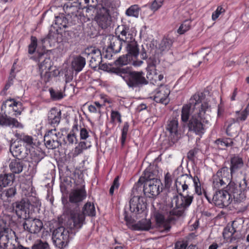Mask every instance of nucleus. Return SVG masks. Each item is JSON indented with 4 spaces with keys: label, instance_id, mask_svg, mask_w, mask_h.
<instances>
[{
    "label": "nucleus",
    "instance_id": "obj_1",
    "mask_svg": "<svg viewBox=\"0 0 249 249\" xmlns=\"http://www.w3.org/2000/svg\"><path fill=\"white\" fill-rule=\"evenodd\" d=\"M204 97L203 92L196 93L187 104L182 106L181 111V122L183 123L188 122L189 130L197 135L204 134L206 130V124L209 123L205 116L210 106L207 102L202 103Z\"/></svg>",
    "mask_w": 249,
    "mask_h": 249
},
{
    "label": "nucleus",
    "instance_id": "obj_2",
    "mask_svg": "<svg viewBox=\"0 0 249 249\" xmlns=\"http://www.w3.org/2000/svg\"><path fill=\"white\" fill-rule=\"evenodd\" d=\"M247 188V181L244 178L239 185L234 182L228 184L226 190L216 191L213 194V198L204 190L203 195L209 203L212 202L219 208L229 206L232 200L235 201H241L245 197L244 192Z\"/></svg>",
    "mask_w": 249,
    "mask_h": 249
},
{
    "label": "nucleus",
    "instance_id": "obj_3",
    "mask_svg": "<svg viewBox=\"0 0 249 249\" xmlns=\"http://www.w3.org/2000/svg\"><path fill=\"white\" fill-rule=\"evenodd\" d=\"M23 110L22 103L16 98L9 97L3 101L0 112V127L23 128V125L15 117L20 115Z\"/></svg>",
    "mask_w": 249,
    "mask_h": 249
},
{
    "label": "nucleus",
    "instance_id": "obj_4",
    "mask_svg": "<svg viewBox=\"0 0 249 249\" xmlns=\"http://www.w3.org/2000/svg\"><path fill=\"white\" fill-rule=\"evenodd\" d=\"M102 67L103 70L121 76L130 88H139L148 83L142 71H131L128 67H108L106 65H103Z\"/></svg>",
    "mask_w": 249,
    "mask_h": 249
},
{
    "label": "nucleus",
    "instance_id": "obj_5",
    "mask_svg": "<svg viewBox=\"0 0 249 249\" xmlns=\"http://www.w3.org/2000/svg\"><path fill=\"white\" fill-rule=\"evenodd\" d=\"M66 214L68 216V225L71 229H81L85 222L86 216L93 217L96 215L95 208L91 202H86L81 212L78 207L68 209Z\"/></svg>",
    "mask_w": 249,
    "mask_h": 249
},
{
    "label": "nucleus",
    "instance_id": "obj_6",
    "mask_svg": "<svg viewBox=\"0 0 249 249\" xmlns=\"http://www.w3.org/2000/svg\"><path fill=\"white\" fill-rule=\"evenodd\" d=\"M185 178L187 177L182 175L176 179L175 185L178 196H174L171 203L172 207L184 211L191 205L194 199L193 195L187 191L188 186Z\"/></svg>",
    "mask_w": 249,
    "mask_h": 249
},
{
    "label": "nucleus",
    "instance_id": "obj_7",
    "mask_svg": "<svg viewBox=\"0 0 249 249\" xmlns=\"http://www.w3.org/2000/svg\"><path fill=\"white\" fill-rule=\"evenodd\" d=\"M116 34H120L122 36H125L127 54L130 58L136 60L139 55L140 49L138 43L134 38L133 35L131 33L129 27L124 25L119 26L116 29Z\"/></svg>",
    "mask_w": 249,
    "mask_h": 249
},
{
    "label": "nucleus",
    "instance_id": "obj_8",
    "mask_svg": "<svg viewBox=\"0 0 249 249\" xmlns=\"http://www.w3.org/2000/svg\"><path fill=\"white\" fill-rule=\"evenodd\" d=\"M110 3H102L97 10L95 19L99 26L103 29L110 26L111 18L110 15Z\"/></svg>",
    "mask_w": 249,
    "mask_h": 249
},
{
    "label": "nucleus",
    "instance_id": "obj_9",
    "mask_svg": "<svg viewBox=\"0 0 249 249\" xmlns=\"http://www.w3.org/2000/svg\"><path fill=\"white\" fill-rule=\"evenodd\" d=\"M179 208L173 209L169 213L168 218L165 220L164 215L159 212L155 213V219L156 224L159 227H163L166 231H169L171 227L168 223L175 221L177 218L183 216L184 213L183 210L178 209Z\"/></svg>",
    "mask_w": 249,
    "mask_h": 249
},
{
    "label": "nucleus",
    "instance_id": "obj_10",
    "mask_svg": "<svg viewBox=\"0 0 249 249\" xmlns=\"http://www.w3.org/2000/svg\"><path fill=\"white\" fill-rule=\"evenodd\" d=\"M212 179L213 187L217 189L227 187V183L232 182V178L230 176L229 168L227 166L219 169L216 173L213 176Z\"/></svg>",
    "mask_w": 249,
    "mask_h": 249
},
{
    "label": "nucleus",
    "instance_id": "obj_11",
    "mask_svg": "<svg viewBox=\"0 0 249 249\" xmlns=\"http://www.w3.org/2000/svg\"><path fill=\"white\" fill-rule=\"evenodd\" d=\"M115 34L116 36L110 37V43L104 52L105 57L109 59H111L113 55L121 51L123 43H125V36H122L120 34H116V30Z\"/></svg>",
    "mask_w": 249,
    "mask_h": 249
},
{
    "label": "nucleus",
    "instance_id": "obj_12",
    "mask_svg": "<svg viewBox=\"0 0 249 249\" xmlns=\"http://www.w3.org/2000/svg\"><path fill=\"white\" fill-rule=\"evenodd\" d=\"M63 9L66 16L70 19V22L71 24H75L76 22H79L82 16V12L77 2H67L64 5Z\"/></svg>",
    "mask_w": 249,
    "mask_h": 249
},
{
    "label": "nucleus",
    "instance_id": "obj_13",
    "mask_svg": "<svg viewBox=\"0 0 249 249\" xmlns=\"http://www.w3.org/2000/svg\"><path fill=\"white\" fill-rule=\"evenodd\" d=\"M62 134L56 128L47 131L44 137L46 147L49 149H54L61 145Z\"/></svg>",
    "mask_w": 249,
    "mask_h": 249
},
{
    "label": "nucleus",
    "instance_id": "obj_14",
    "mask_svg": "<svg viewBox=\"0 0 249 249\" xmlns=\"http://www.w3.org/2000/svg\"><path fill=\"white\" fill-rule=\"evenodd\" d=\"M15 233L8 228H0V248L3 249H14L13 243Z\"/></svg>",
    "mask_w": 249,
    "mask_h": 249
},
{
    "label": "nucleus",
    "instance_id": "obj_15",
    "mask_svg": "<svg viewBox=\"0 0 249 249\" xmlns=\"http://www.w3.org/2000/svg\"><path fill=\"white\" fill-rule=\"evenodd\" d=\"M81 54L88 58H90L89 66L93 69L97 68L102 61L100 50L95 47L90 46L86 48Z\"/></svg>",
    "mask_w": 249,
    "mask_h": 249
},
{
    "label": "nucleus",
    "instance_id": "obj_16",
    "mask_svg": "<svg viewBox=\"0 0 249 249\" xmlns=\"http://www.w3.org/2000/svg\"><path fill=\"white\" fill-rule=\"evenodd\" d=\"M143 184V193L148 197L155 198L162 191L160 180H146Z\"/></svg>",
    "mask_w": 249,
    "mask_h": 249
},
{
    "label": "nucleus",
    "instance_id": "obj_17",
    "mask_svg": "<svg viewBox=\"0 0 249 249\" xmlns=\"http://www.w3.org/2000/svg\"><path fill=\"white\" fill-rule=\"evenodd\" d=\"M153 100L158 103L167 105L170 102V89L167 85H161L154 91Z\"/></svg>",
    "mask_w": 249,
    "mask_h": 249
},
{
    "label": "nucleus",
    "instance_id": "obj_18",
    "mask_svg": "<svg viewBox=\"0 0 249 249\" xmlns=\"http://www.w3.org/2000/svg\"><path fill=\"white\" fill-rule=\"evenodd\" d=\"M87 196L85 185H83L80 188L71 190L69 195V201L71 203L75 204L76 207H78L80 203L86 198Z\"/></svg>",
    "mask_w": 249,
    "mask_h": 249
},
{
    "label": "nucleus",
    "instance_id": "obj_19",
    "mask_svg": "<svg viewBox=\"0 0 249 249\" xmlns=\"http://www.w3.org/2000/svg\"><path fill=\"white\" fill-rule=\"evenodd\" d=\"M30 204L24 199L17 201L13 204V210L19 218L26 219L29 217Z\"/></svg>",
    "mask_w": 249,
    "mask_h": 249
},
{
    "label": "nucleus",
    "instance_id": "obj_20",
    "mask_svg": "<svg viewBox=\"0 0 249 249\" xmlns=\"http://www.w3.org/2000/svg\"><path fill=\"white\" fill-rule=\"evenodd\" d=\"M124 220L128 227L133 231H148L151 227L150 219H143L137 223L133 224L132 219L127 215H125Z\"/></svg>",
    "mask_w": 249,
    "mask_h": 249
},
{
    "label": "nucleus",
    "instance_id": "obj_21",
    "mask_svg": "<svg viewBox=\"0 0 249 249\" xmlns=\"http://www.w3.org/2000/svg\"><path fill=\"white\" fill-rule=\"evenodd\" d=\"M23 227L25 231L30 233H37L42 228L43 225L42 222L37 218H29L25 219Z\"/></svg>",
    "mask_w": 249,
    "mask_h": 249
},
{
    "label": "nucleus",
    "instance_id": "obj_22",
    "mask_svg": "<svg viewBox=\"0 0 249 249\" xmlns=\"http://www.w3.org/2000/svg\"><path fill=\"white\" fill-rule=\"evenodd\" d=\"M143 198L134 196L130 200V210L135 214L142 213L146 208V203L144 201Z\"/></svg>",
    "mask_w": 249,
    "mask_h": 249
},
{
    "label": "nucleus",
    "instance_id": "obj_23",
    "mask_svg": "<svg viewBox=\"0 0 249 249\" xmlns=\"http://www.w3.org/2000/svg\"><path fill=\"white\" fill-rule=\"evenodd\" d=\"M244 166L243 158L237 155H232L230 159V177L232 179L233 177L241 170Z\"/></svg>",
    "mask_w": 249,
    "mask_h": 249
},
{
    "label": "nucleus",
    "instance_id": "obj_24",
    "mask_svg": "<svg viewBox=\"0 0 249 249\" xmlns=\"http://www.w3.org/2000/svg\"><path fill=\"white\" fill-rule=\"evenodd\" d=\"M10 150L12 155L17 159H26L28 160H29L28 156L30 149H28V147H25L24 145L21 144L13 145L10 146Z\"/></svg>",
    "mask_w": 249,
    "mask_h": 249
},
{
    "label": "nucleus",
    "instance_id": "obj_25",
    "mask_svg": "<svg viewBox=\"0 0 249 249\" xmlns=\"http://www.w3.org/2000/svg\"><path fill=\"white\" fill-rule=\"evenodd\" d=\"M166 129L171 139L177 141L179 138L178 122L176 118H170L167 122Z\"/></svg>",
    "mask_w": 249,
    "mask_h": 249
},
{
    "label": "nucleus",
    "instance_id": "obj_26",
    "mask_svg": "<svg viewBox=\"0 0 249 249\" xmlns=\"http://www.w3.org/2000/svg\"><path fill=\"white\" fill-rule=\"evenodd\" d=\"M61 118V110L56 107L52 108L48 113V123L54 128L59 124Z\"/></svg>",
    "mask_w": 249,
    "mask_h": 249
},
{
    "label": "nucleus",
    "instance_id": "obj_27",
    "mask_svg": "<svg viewBox=\"0 0 249 249\" xmlns=\"http://www.w3.org/2000/svg\"><path fill=\"white\" fill-rule=\"evenodd\" d=\"M235 223V221H233L231 224L228 223L223 230V237L226 242H231L235 240L233 237L234 234L236 232Z\"/></svg>",
    "mask_w": 249,
    "mask_h": 249
},
{
    "label": "nucleus",
    "instance_id": "obj_28",
    "mask_svg": "<svg viewBox=\"0 0 249 249\" xmlns=\"http://www.w3.org/2000/svg\"><path fill=\"white\" fill-rule=\"evenodd\" d=\"M156 175L150 169H146L138 181L135 184L136 189L142 187L143 183L146 180H159L156 178Z\"/></svg>",
    "mask_w": 249,
    "mask_h": 249
},
{
    "label": "nucleus",
    "instance_id": "obj_29",
    "mask_svg": "<svg viewBox=\"0 0 249 249\" xmlns=\"http://www.w3.org/2000/svg\"><path fill=\"white\" fill-rule=\"evenodd\" d=\"M143 63L142 60H134L127 54L120 56L115 61L116 65L123 66L128 64H132L133 66L139 67Z\"/></svg>",
    "mask_w": 249,
    "mask_h": 249
},
{
    "label": "nucleus",
    "instance_id": "obj_30",
    "mask_svg": "<svg viewBox=\"0 0 249 249\" xmlns=\"http://www.w3.org/2000/svg\"><path fill=\"white\" fill-rule=\"evenodd\" d=\"M45 156L44 152L39 149H36L34 147L30 149L29 155L30 159V161L37 164Z\"/></svg>",
    "mask_w": 249,
    "mask_h": 249
},
{
    "label": "nucleus",
    "instance_id": "obj_31",
    "mask_svg": "<svg viewBox=\"0 0 249 249\" xmlns=\"http://www.w3.org/2000/svg\"><path fill=\"white\" fill-rule=\"evenodd\" d=\"M25 166L24 162L20 159H14L11 160L9 164V168L12 172L11 174L20 173Z\"/></svg>",
    "mask_w": 249,
    "mask_h": 249
},
{
    "label": "nucleus",
    "instance_id": "obj_32",
    "mask_svg": "<svg viewBox=\"0 0 249 249\" xmlns=\"http://www.w3.org/2000/svg\"><path fill=\"white\" fill-rule=\"evenodd\" d=\"M15 175L11 173L0 174V189L11 186L15 180Z\"/></svg>",
    "mask_w": 249,
    "mask_h": 249
},
{
    "label": "nucleus",
    "instance_id": "obj_33",
    "mask_svg": "<svg viewBox=\"0 0 249 249\" xmlns=\"http://www.w3.org/2000/svg\"><path fill=\"white\" fill-rule=\"evenodd\" d=\"M86 59L81 55H78L73 58L71 62V67L76 72L81 71L86 65Z\"/></svg>",
    "mask_w": 249,
    "mask_h": 249
},
{
    "label": "nucleus",
    "instance_id": "obj_34",
    "mask_svg": "<svg viewBox=\"0 0 249 249\" xmlns=\"http://www.w3.org/2000/svg\"><path fill=\"white\" fill-rule=\"evenodd\" d=\"M43 54L39 56L38 68L39 72L50 71L52 67V62L49 57H43Z\"/></svg>",
    "mask_w": 249,
    "mask_h": 249
},
{
    "label": "nucleus",
    "instance_id": "obj_35",
    "mask_svg": "<svg viewBox=\"0 0 249 249\" xmlns=\"http://www.w3.org/2000/svg\"><path fill=\"white\" fill-rule=\"evenodd\" d=\"M0 199L3 201H8L9 198H13L17 194V189L15 186H12L8 189L0 190Z\"/></svg>",
    "mask_w": 249,
    "mask_h": 249
},
{
    "label": "nucleus",
    "instance_id": "obj_36",
    "mask_svg": "<svg viewBox=\"0 0 249 249\" xmlns=\"http://www.w3.org/2000/svg\"><path fill=\"white\" fill-rule=\"evenodd\" d=\"M70 19H69L68 17H64L62 16H56L54 20V24L56 26L55 27H58L60 30H63L64 31L66 32V29L70 25V23H71Z\"/></svg>",
    "mask_w": 249,
    "mask_h": 249
},
{
    "label": "nucleus",
    "instance_id": "obj_37",
    "mask_svg": "<svg viewBox=\"0 0 249 249\" xmlns=\"http://www.w3.org/2000/svg\"><path fill=\"white\" fill-rule=\"evenodd\" d=\"M79 131V126L77 123L74 124L67 136V140L69 144H73L77 143L78 142V139L77 133Z\"/></svg>",
    "mask_w": 249,
    "mask_h": 249
},
{
    "label": "nucleus",
    "instance_id": "obj_38",
    "mask_svg": "<svg viewBox=\"0 0 249 249\" xmlns=\"http://www.w3.org/2000/svg\"><path fill=\"white\" fill-rule=\"evenodd\" d=\"M69 231L64 227H60L54 231L52 238H60L69 242Z\"/></svg>",
    "mask_w": 249,
    "mask_h": 249
},
{
    "label": "nucleus",
    "instance_id": "obj_39",
    "mask_svg": "<svg viewBox=\"0 0 249 249\" xmlns=\"http://www.w3.org/2000/svg\"><path fill=\"white\" fill-rule=\"evenodd\" d=\"M14 68L13 67L11 70V72L8 77V79L3 89L0 92V95L5 96L7 94V91L10 88V87L13 85L14 83V79L15 77V75L14 74Z\"/></svg>",
    "mask_w": 249,
    "mask_h": 249
},
{
    "label": "nucleus",
    "instance_id": "obj_40",
    "mask_svg": "<svg viewBox=\"0 0 249 249\" xmlns=\"http://www.w3.org/2000/svg\"><path fill=\"white\" fill-rule=\"evenodd\" d=\"M19 139L20 141L26 144L24 146L27 147L28 149H31L34 146H36V142H34L33 138L31 136L24 134L21 135Z\"/></svg>",
    "mask_w": 249,
    "mask_h": 249
},
{
    "label": "nucleus",
    "instance_id": "obj_41",
    "mask_svg": "<svg viewBox=\"0 0 249 249\" xmlns=\"http://www.w3.org/2000/svg\"><path fill=\"white\" fill-rule=\"evenodd\" d=\"M122 123L121 113L117 110H111L110 111V123L116 125L117 123L119 124Z\"/></svg>",
    "mask_w": 249,
    "mask_h": 249
},
{
    "label": "nucleus",
    "instance_id": "obj_42",
    "mask_svg": "<svg viewBox=\"0 0 249 249\" xmlns=\"http://www.w3.org/2000/svg\"><path fill=\"white\" fill-rule=\"evenodd\" d=\"M215 142L218 145V148L221 149L231 146L233 144L232 140L230 138L219 139L216 140Z\"/></svg>",
    "mask_w": 249,
    "mask_h": 249
},
{
    "label": "nucleus",
    "instance_id": "obj_43",
    "mask_svg": "<svg viewBox=\"0 0 249 249\" xmlns=\"http://www.w3.org/2000/svg\"><path fill=\"white\" fill-rule=\"evenodd\" d=\"M192 21L190 19L184 20L180 25L177 30V33L179 35L184 34L186 32L190 30L191 28Z\"/></svg>",
    "mask_w": 249,
    "mask_h": 249
},
{
    "label": "nucleus",
    "instance_id": "obj_44",
    "mask_svg": "<svg viewBox=\"0 0 249 249\" xmlns=\"http://www.w3.org/2000/svg\"><path fill=\"white\" fill-rule=\"evenodd\" d=\"M140 10L141 9L138 5L134 4L131 5L126 10L125 14L127 16L129 17L138 18L139 15Z\"/></svg>",
    "mask_w": 249,
    "mask_h": 249
},
{
    "label": "nucleus",
    "instance_id": "obj_45",
    "mask_svg": "<svg viewBox=\"0 0 249 249\" xmlns=\"http://www.w3.org/2000/svg\"><path fill=\"white\" fill-rule=\"evenodd\" d=\"M173 43L172 39L168 37H164L160 45V48L162 51L168 50L172 46Z\"/></svg>",
    "mask_w": 249,
    "mask_h": 249
},
{
    "label": "nucleus",
    "instance_id": "obj_46",
    "mask_svg": "<svg viewBox=\"0 0 249 249\" xmlns=\"http://www.w3.org/2000/svg\"><path fill=\"white\" fill-rule=\"evenodd\" d=\"M193 179L194 185L195 187V193L200 196L203 194L204 189L202 190L201 183L199 178L197 176H195L194 177L191 176Z\"/></svg>",
    "mask_w": 249,
    "mask_h": 249
},
{
    "label": "nucleus",
    "instance_id": "obj_47",
    "mask_svg": "<svg viewBox=\"0 0 249 249\" xmlns=\"http://www.w3.org/2000/svg\"><path fill=\"white\" fill-rule=\"evenodd\" d=\"M146 77L147 79L150 81H153L152 82L154 83V82L157 83V81H161L163 79V75L161 73H158L156 71L153 72V74L151 72L147 73Z\"/></svg>",
    "mask_w": 249,
    "mask_h": 249
},
{
    "label": "nucleus",
    "instance_id": "obj_48",
    "mask_svg": "<svg viewBox=\"0 0 249 249\" xmlns=\"http://www.w3.org/2000/svg\"><path fill=\"white\" fill-rule=\"evenodd\" d=\"M238 127V125L235 123H231L229 124L226 129L227 134L231 137H233L237 135Z\"/></svg>",
    "mask_w": 249,
    "mask_h": 249
},
{
    "label": "nucleus",
    "instance_id": "obj_49",
    "mask_svg": "<svg viewBox=\"0 0 249 249\" xmlns=\"http://www.w3.org/2000/svg\"><path fill=\"white\" fill-rule=\"evenodd\" d=\"M51 98L53 100H59L63 98L64 95L62 91L60 90H55L52 88L49 89Z\"/></svg>",
    "mask_w": 249,
    "mask_h": 249
},
{
    "label": "nucleus",
    "instance_id": "obj_50",
    "mask_svg": "<svg viewBox=\"0 0 249 249\" xmlns=\"http://www.w3.org/2000/svg\"><path fill=\"white\" fill-rule=\"evenodd\" d=\"M37 45V39L36 36H31V43L28 46V53L33 54L36 49Z\"/></svg>",
    "mask_w": 249,
    "mask_h": 249
},
{
    "label": "nucleus",
    "instance_id": "obj_51",
    "mask_svg": "<svg viewBox=\"0 0 249 249\" xmlns=\"http://www.w3.org/2000/svg\"><path fill=\"white\" fill-rule=\"evenodd\" d=\"M32 249H49V246L46 242L38 240L35 242L32 247Z\"/></svg>",
    "mask_w": 249,
    "mask_h": 249
},
{
    "label": "nucleus",
    "instance_id": "obj_52",
    "mask_svg": "<svg viewBox=\"0 0 249 249\" xmlns=\"http://www.w3.org/2000/svg\"><path fill=\"white\" fill-rule=\"evenodd\" d=\"M249 114L245 109L242 111H237L236 112V122L245 121Z\"/></svg>",
    "mask_w": 249,
    "mask_h": 249
},
{
    "label": "nucleus",
    "instance_id": "obj_53",
    "mask_svg": "<svg viewBox=\"0 0 249 249\" xmlns=\"http://www.w3.org/2000/svg\"><path fill=\"white\" fill-rule=\"evenodd\" d=\"M225 9L222 5L218 6L216 10L213 12L212 15V18L213 21L216 20L220 15L224 14Z\"/></svg>",
    "mask_w": 249,
    "mask_h": 249
},
{
    "label": "nucleus",
    "instance_id": "obj_54",
    "mask_svg": "<svg viewBox=\"0 0 249 249\" xmlns=\"http://www.w3.org/2000/svg\"><path fill=\"white\" fill-rule=\"evenodd\" d=\"M41 79L45 83L49 82L52 77V72L50 71L40 72Z\"/></svg>",
    "mask_w": 249,
    "mask_h": 249
},
{
    "label": "nucleus",
    "instance_id": "obj_55",
    "mask_svg": "<svg viewBox=\"0 0 249 249\" xmlns=\"http://www.w3.org/2000/svg\"><path fill=\"white\" fill-rule=\"evenodd\" d=\"M119 176H117L114 179L113 183L110 187V188L109 189V194L111 196H113L114 194V191L115 190H118L119 186H120V183H119Z\"/></svg>",
    "mask_w": 249,
    "mask_h": 249
},
{
    "label": "nucleus",
    "instance_id": "obj_56",
    "mask_svg": "<svg viewBox=\"0 0 249 249\" xmlns=\"http://www.w3.org/2000/svg\"><path fill=\"white\" fill-rule=\"evenodd\" d=\"M53 240L54 245L60 249L65 247L69 242L65 240H62L60 238H53Z\"/></svg>",
    "mask_w": 249,
    "mask_h": 249
},
{
    "label": "nucleus",
    "instance_id": "obj_57",
    "mask_svg": "<svg viewBox=\"0 0 249 249\" xmlns=\"http://www.w3.org/2000/svg\"><path fill=\"white\" fill-rule=\"evenodd\" d=\"M173 182L172 175L169 173H167L164 176V187L167 189H169Z\"/></svg>",
    "mask_w": 249,
    "mask_h": 249
},
{
    "label": "nucleus",
    "instance_id": "obj_58",
    "mask_svg": "<svg viewBox=\"0 0 249 249\" xmlns=\"http://www.w3.org/2000/svg\"><path fill=\"white\" fill-rule=\"evenodd\" d=\"M3 220L5 221V226H9L11 224H13L16 222V216L14 215V214H7L5 215L4 216Z\"/></svg>",
    "mask_w": 249,
    "mask_h": 249
},
{
    "label": "nucleus",
    "instance_id": "obj_59",
    "mask_svg": "<svg viewBox=\"0 0 249 249\" xmlns=\"http://www.w3.org/2000/svg\"><path fill=\"white\" fill-rule=\"evenodd\" d=\"M163 0H155L151 4L150 9L155 12L158 10L162 5Z\"/></svg>",
    "mask_w": 249,
    "mask_h": 249
},
{
    "label": "nucleus",
    "instance_id": "obj_60",
    "mask_svg": "<svg viewBox=\"0 0 249 249\" xmlns=\"http://www.w3.org/2000/svg\"><path fill=\"white\" fill-rule=\"evenodd\" d=\"M89 137L88 130L85 127L80 129V138L81 140H86Z\"/></svg>",
    "mask_w": 249,
    "mask_h": 249
},
{
    "label": "nucleus",
    "instance_id": "obj_61",
    "mask_svg": "<svg viewBox=\"0 0 249 249\" xmlns=\"http://www.w3.org/2000/svg\"><path fill=\"white\" fill-rule=\"evenodd\" d=\"M78 145L83 150L87 149L91 146L90 144H88L87 142L85 140H81V141L78 143Z\"/></svg>",
    "mask_w": 249,
    "mask_h": 249
},
{
    "label": "nucleus",
    "instance_id": "obj_62",
    "mask_svg": "<svg viewBox=\"0 0 249 249\" xmlns=\"http://www.w3.org/2000/svg\"><path fill=\"white\" fill-rule=\"evenodd\" d=\"M187 244L183 241H178L175 246V249H186Z\"/></svg>",
    "mask_w": 249,
    "mask_h": 249
},
{
    "label": "nucleus",
    "instance_id": "obj_63",
    "mask_svg": "<svg viewBox=\"0 0 249 249\" xmlns=\"http://www.w3.org/2000/svg\"><path fill=\"white\" fill-rule=\"evenodd\" d=\"M127 133H128V132H124L121 131V136L120 138V141H121V146L122 147H123L125 145L126 140L127 138Z\"/></svg>",
    "mask_w": 249,
    "mask_h": 249
},
{
    "label": "nucleus",
    "instance_id": "obj_64",
    "mask_svg": "<svg viewBox=\"0 0 249 249\" xmlns=\"http://www.w3.org/2000/svg\"><path fill=\"white\" fill-rule=\"evenodd\" d=\"M83 150L79 146L77 145L74 149L72 152V156L73 157H76L78 156L79 155L82 154L83 152Z\"/></svg>",
    "mask_w": 249,
    "mask_h": 249
}]
</instances>
